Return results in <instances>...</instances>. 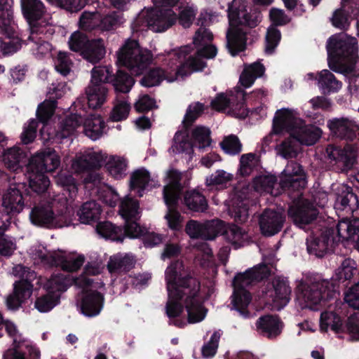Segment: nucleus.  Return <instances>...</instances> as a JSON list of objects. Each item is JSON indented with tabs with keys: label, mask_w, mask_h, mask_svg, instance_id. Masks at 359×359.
I'll return each mask as SVG.
<instances>
[{
	"label": "nucleus",
	"mask_w": 359,
	"mask_h": 359,
	"mask_svg": "<svg viewBox=\"0 0 359 359\" xmlns=\"http://www.w3.org/2000/svg\"><path fill=\"white\" fill-rule=\"evenodd\" d=\"M165 276L168 293L165 313L170 320V324L179 328L185 327V320L178 318L183 313L184 307L187 311L189 323L203 320L206 309L198 299L201 290L198 280L193 276L180 260L172 262L167 267Z\"/></svg>",
	"instance_id": "nucleus-1"
},
{
	"label": "nucleus",
	"mask_w": 359,
	"mask_h": 359,
	"mask_svg": "<svg viewBox=\"0 0 359 359\" xmlns=\"http://www.w3.org/2000/svg\"><path fill=\"white\" fill-rule=\"evenodd\" d=\"M25 184H18L15 187H10L3 197L2 205L4 212L6 214V222L10 223L11 217L19 214L25 207H34L29 213V219L35 226L48 229L61 228L64 226L55 216L52 207L49 205L38 204L39 198H36L27 191L23 194L22 190Z\"/></svg>",
	"instance_id": "nucleus-2"
},
{
	"label": "nucleus",
	"mask_w": 359,
	"mask_h": 359,
	"mask_svg": "<svg viewBox=\"0 0 359 359\" xmlns=\"http://www.w3.org/2000/svg\"><path fill=\"white\" fill-rule=\"evenodd\" d=\"M261 13L254 11L248 12L243 0H234L228 8L229 28L226 32V47L232 56H236L246 50L247 44L257 39L255 31L245 27L254 28L261 21Z\"/></svg>",
	"instance_id": "nucleus-3"
},
{
	"label": "nucleus",
	"mask_w": 359,
	"mask_h": 359,
	"mask_svg": "<svg viewBox=\"0 0 359 359\" xmlns=\"http://www.w3.org/2000/svg\"><path fill=\"white\" fill-rule=\"evenodd\" d=\"M351 240L359 249V218H343L335 227L323 226L312 231L306 239V250L310 255L322 258L334 252L340 241Z\"/></svg>",
	"instance_id": "nucleus-4"
},
{
	"label": "nucleus",
	"mask_w": 359,
	"mask_h": 359,
	"mask_svg": "<svg viewBox=\"0 0 359 359\" xmlns=\"http://www.w3.org/2000/svg\"><path fill=\"white\" fill-rule=\"evenodd\" d=\"M60 165V158L53 149L48 148L33 155L26 166V176L30 191L25 187L22 190L23 194L27 192L25 189L36 198L46 194L50 185V181L46 173L54 172ZM18 184H15L13 187Z\"/></svg>",
	"instance_id": "nucleus-5"
},
{
	"label": "nucleus",
	"mask_w": 359,
	"mask_h": 359,
	"mask_svg": "<svg viewBox=\"0 0 359 359\" xmlns=\"http://www.w3.org/2000/svg\"><path fill=\"white\" fill-rule=\"evenodd\" d=\"M269 275V267L265 264H262L248 269L243 273H238L234 276L232 282L233 292L231 302L234 309L238 311L241 316L245 318L250 316L248 308L251 302L252 296L246 287L261 282Z\"/></svg>",
	"instance_id": "nucleus-6"
},
{
	"label": "nucleus",
	"mask_w": 359,
	"mask_h": 359,
	"mask_svg": "<svg viewBox=\"0 0 359 359\" xmlns=\"http://www.w3.org/2000/svg\"><path fill=\"white\" fill-rule=\"evenodd\" d=\"M272 131L280 134L283 131L290 133L297 141L302 144L313 145L320 138L322 130L314 125H302L297 123V119L289 109L276 111L273 119Z\"/></svg>",
	"instance_id": "nucleus-7"
},
{
	"label": "nucleus",
	"mask_w": 359,
	"mask_h": 359,
	"mask_svg": "<svg viewBox=\"0 0 359 359\" xmlns=\"http://www.w3.org/2000/svg\"><path fill=\"white\" fill-rule=\"evenodd\" d=\"M116 65L126 67L131 74L140 75L153 61V54L147 49H142L135 39H128L116 53Z\"/></svg>",
	"instance_id": "nucleus-8"
},
{
	"label": "nucleus",
	"mask_w": 359,
	"mask_h": 359,
	"mask_svg": "<svg viewBox=\"0 0 359 359\" xmlns=\"http://www.w3.org/2000/svg\"><path fill=\"white\" fill-rule=\"evenodd\" d=\"M326 49L329 67L340 72L341 63L355 57L358 51L357 40L344 33L335 34L327 39Z\"/></svg>",
	"instance_id": "nucleus-9"
},
{
	"label": "nucleus",
	"mask_w": 359,
	"mask_h": 359,
	"mask_svg": "<svg viewBox=\"0 0 359 359\" xmlns=\"http://www.w3.org/2000/svg\"><path fill=\"white\" fill-rule=\"evenodd\" d=\"M13 0H0V35L8 39H0V53L4 56L13 55L22 46L13 20Z\"/></svg>",
	"instance_id": "nucleus-10"
},
{
	"label": "nucleus",
	"mask_w": 359,
	"mask_h": 359,
	"mask_svg": "<svg viewBox=\"0 0 359 359\" xmlns=\"http://www.w3.org/2000/svg\"><path fill=\"white\" fill-rule=\"evenodd\" d=\"M301 286L305 306L312 311H319L327 302L334 298L338 289L336 282L325 279Z\"/></svg>",
	"instance_id": "nucleus-11"
},
{
	"label": "nucleus",
	"mask_w": 359,
	"mask_h": 359,
	"mask_svg": "<svg viewBox=\"0 0 359 359\" xmlns=\"http://www.w3.org/2000/svg\"><path fill=\"white\" fill-rule=\"evenodd\" d=\"M177 21V14L171 9H156L146 15H138L133 21L131 29L139 32L149 29L155 32H163Z\"/></svg>",
	"instance_id": "nucleus-12"
},
{
	"label": "nucleus",
	"mask_w": 359,
	"mask_h": 359,
	"mask_svg": "<svg viewBox=\"0 0 359 359\" xmlns=\"http://www.w3.org/2000/svg\"><path fill=\"white\" fill-rule=\"evenodd\" d=\"M13 273L21 278L13 284V292L7 297L6 305L9 309L17 310L31 297L34 287L31 280L35 275L22 265L14 267Z\"/></svg>",
	"instance_id": "nucleus-13"
},
{
	"label": "nucleus",
	"mask_w": 359,
	"mask_h": 359,
	"mask_svg": "<svg viewBox=\"0 0 359 359\" xmlns=\"http://www.w3.org/2000/svg\"><path fill=\"white\" fill-rule=\"evenodd\" d=\"M325 153L332 170L338 173H347L357 162V151L351 144L341 147L329 144L325 147Z\"/></svg>",
	"instance_id": "nucleus-14"
},
{
	"label": "nucleus",
	"mask_w": 359,
	"mask_h": 359,
	"mask_svg": "<svg viewBox=\"0 0 359 359\" xmlns=\"http://www.w3.org/2000/svg\"><path fill=\"white\" fill-rule=\"evenodd\" d=\"M140 203L137 199L126 197L120 203L119 213L125 220L123 227H121L123 241L125 237L137 238L143 234L137 220L139 216Z\"/></svg>",
	"instance_id": "nucleus-15"
},
{
	"label": "nucleus",
	"mask_w": 359,
	"mask_h": 359,
	"mask_svg": "<svg viewBox=\"0 0 359 359\" xmlns=\"http://www.w3.org/2000/svg\"><path fill=\"white\" fill-rule=\"evenodd\" d=\"M23 17L27 22L30 35L29 39L34 40V34H46V25H41L39 21L46 13V7L41 0H20Z\"/></svg>",
	"instance_id": "nucleus-16"
},
{
	"label": "nucleus",
	"mask_w": 359,
	"mask_h": 359,
	"mask_svg": "<svg viewBox=\"0 0 359 359\" xmlns=\"http://www.w3.org/2000/svg\"><path fill=\"white\" fill-rule=\"evenodd\" d=\"M327 126L334 138L350 142L359 140V124L348 117L329 119Z\"/></svg>",
	"instance_id": "nucleus-17"
},
{
	"label": "nucleus",
	"mask_w": 359,
	"mask_h": 359,
	"mask_svg": "<svg viewBox=\"0 0 359 359\" xmlns=\"http://www.w3.org/2000/svg\"><path fill=\"white\" fill-rule=\"evenodd\" d=\"M101 165L100 157L94 152L77 156L72 163V168L76 172H88L84 178L86 184H95L100 182V175L95 170L100 169Z\"/></svg>",
	"instance_id": "nucleus-18"
},
{
	"label": "nucleus",
	"mask_w": 359,
	"mask_h": 359,
	"mask_svg": "<svg viewBox=\"0 0 359 359\" xmlns=\"http://www.w3.org/2000/svg\"><path fill=\"white\" fill-rule=\"evenodd\" d=\"M318 215L317 210L309 204L296 203L290 205L287 210L288 217L292 223L305 231L311 229V226L316 220Z\"/></svg>",
	"instance_id": "nucleus-19"
},
{
	"label": "nucleus",
	"mask_w": 359,
	"mask_h": 359,
	"mask_svg": "<svg viewBox=\"0 0 359 359\" xmlns=\"http://www.w3.org/2000/svg\"><path fill=\"white\" fill-rule=\"evenodd\" d=\"M57 107V101L45 100L39 104L36 110V117L42 124L39 130V135L44 142H49L54 137L55 129H53L48 123L49 120L55 113Z\"/></svg>",
	"instance_id": "nucleus-20"
},
{
	"label": "nucleus",
	"mask_w": 359,
	"mask_h": 359,
	"mask_svg": "<svg viewBox=\"0 0 359 359\" xmlns=\"http://www.w3.org/2000/svg\"><path fill=\"white\" fill-rule=\"evenodd\" d=\"M280 185L284 189L299 190L304 189L307 181L303 167L297 163L288 164L282 172Z\"/></svg>",
	"instance_id": "nucleus-21"
},
{
	"label": "nucleus",
	"mask_w": 359,
	"mask_h": 359,
	"mask_svg": "<svg viewBox=\"0 0 359 359\" xmlns=\"http://www.w3.org/2000/svg\"><path fill=\"white\" fill-rule=\"evenodd\" d=\"M285 222V217L280 212L265 209L259 217L261 233L264 236H272L279 233Z\"/></svg>",
	"instance_id": "nucleus-22"
},
{
	"label": "nucleus",
	"mask_w": 359,
	"mask_h": 359,
	"mask_svg": "<svg viewBox=\"0 0 359 359\" xmlns=\"http://www.w3.org/2000/svg\"><path fill=\"white\" fill-rule=\"evenodd\" d=\"M104 295L97 290H85L83 292L80 302L81 313L88 317L99 315L103 309Z\"/></svg>",
	"instance_id": "nucleus-23"
},
{
	"label": "nucleus",
	"mask_w": 359,
	"mask_h": 359,
	"mask_svg": "<svg viewBox=\"0 0 359 359\" xmlns=\"http://www.w3.org/2000/svg\"><path fill=\"white\" fill-rule=\"evenodd\" d=\"M334 208L353 212L359 205V200L352 187L345 184L337 186L334 191Z\"/></svg>",
	"instance_id": "nucleus-24"
},
{
	"label": "nucleus",
	"mask_w": 359,
	"mask_h": 359,
	"mask_svg": "<svg viewBox=\"0 0 359 359\" xmlns=\"http://www.w3.org/2000/svg\"><path fill=\"white\" fill-rule=\"evenodd\" d=\"M210 227H214L212 235H209L208 239L213 240L218 235L224 236V238L235 245L241 241L244 235L242 228L236 224H226L222 220H211Z\"/></svg>",
	"instance_id": "nucleus-25"
},
{
	"label": "nucleus",
	"mask_w": 359,
	"mask_h": 359,
	"mask_svg": "<svg viewBox=\"0 0 359 359\" xmlns=\"http://www.w3.org/2000/svg\"><path fill=\"white\" fill-rule=\"evenodd\" d=\"M168 177L170 180L169 183L164 187L163 190L165 203L167 206L178 205L183 190L181 183L182 174L177 170H170L168 172Z\"/></svg>",
	"instance_id": "nucleus-26"
},
{
	"label": "nucleus",
	"mask_w": 359,
	"mask_h": 359,
	"mask_svg": "<svg viewBox=\"0 0 359 359\" xmlns=\"http://www.w3.org/2000/svg\"><path fill=\"white\" fill-rule=\"evenodd\" d=\"M265 294L271 297L274 302L280 301L282 304L286 305L290 299L291 294L288 280L280 276L275 277L272 282L267 285Z\"/></svg>",
	"instance_id": "nucleus-27"
},
{
	"label": "nucleus",
	"mask_w": 359,
	"mask_h": 359,
	"mask_svg": "<svg viewBox=\"0 0 359 359\" xmlns=\"http://www.w3.org/2000/svg\"><path fill=\"white\" fill-rule=\"evenodd\" d=\"M256 326L259 331L268 338H275L282 332L283 322L277 315L267 314L259 317Z\"/></svg>",
	"instance_id": "nucleus-28"
},
{
	"label": "nucleus",
	"mask_w": 359,
	"mask_h": 359,
	"mask_svg": "<svg viewBox=\"0 0 359 359\" xmlns=\"http://www.w3.org/2000/svg\"><path fill=\"white\" fill-rule=\"evenodd\" d=\"M135 264L133 255L117 254L110 257L107 263V269L111 273H126L130 271Z\"/></svg>",
	"instance_id": "nucleus-29"
},
{
	"label": "nucleus",
	"mask_w": 359,
	"mask_h": 359,
	"mask_svg": "<svg viewBox=\"0 0 359 359\" xmlns=\"http://www.w3.org/2000/svg\"><path fill=\"white\" fill-rule=\"evenodd\" d=\"M102 212L101 205L95 201H87L81 206L77 215L81 223L90 224L97 222Z\"/></svg>",
	"instance_id": "nucleus-30"
},
{
	"label": "nucleus",
	"mask_w": 359,
	"mask_h": 359,
	"mask_svg": "<svg viewBox=\"0 0 359 359\" xmlns=\"http://www.w3.org/2000/svg\"><path fill=\"white\" fill-rule=\"evenodd\" d=\"M107 92L106 86L90 83L86 89L89 108L96 109L101 107L106 100Z\"/></svg>",
	"instance_id": "nucleus-31"
},
{
	"label": "nucleus",
	"mask_w": 359,
	"mask_h": 359,
	"mask_svg": "<svg viewBox=\"0 0 359 359\" xmlns=\"http://www.w3.org/2000/svg\"><path fill=\"white\" fill-rule=\"evenodd\" d=\"M106 53L104 40L97 39L90 40L86 48L82 51V56L87 61L95 64L99 62Z\"/></svg>",
	"instance_id": "nucleus-32"
},
{
	"label": "nucleus",
	"mask_w": 359,
	"mask_h": 359,
	"mask_svg": "<svg viewBox=\"0 0 359 359\" xmlns=\"http://www.w3.org/2000/svg\"><path fill=\"white\" fill-rule=\"evenodd\" d=\"M183 201L186 207L193 212H204L208 207L205 196L196 189L186 191Z\"/></svg>",
	"instance_id": "nucleus-33"
},
{
	"label": "nucleus",
	"mask_w": 359,
	"mask_h": 359,
	"mask_svg": "<svg viewBox=\"0 0 359 359\" xmlns=\"http://www.w3.org/2000/svg\"><path fill=\"white\" fill-rule=\"evenodd\" d=\"M110 83L117 93H128L135 83V79L126 71L118 69L112 75Z\"/></svg>",
	"instance_id": "nucleus-34"
},
{
	"label": "nucleus",
	"mask_w": 359,
	"mask_h": 359,
	"mask_svg": "<svg viewBox=\"0 0 359 359\" xmlns=\"http://www.w3.org/2000/svg\"><path fill=\"white\" fill-rule=\"evenodd\" d=\"M72 285L71 279L63 274L57 273L53 274L46 281L44 288L46 292L52 294H60L65 292L68 287Z\"/></svg>",
	"instance_id": "nucleus-35"
},
{
	"label": "nucleus",
	"mask_w": 359,
	"mask_h": 359,
	"mask_svg": "<svg viewBox=\"0 0 359 359\" xmlns=\"http://www.w3.org/2000/svg\"><path fill=\"white\" fill-rule=\"evenodd\" d=\"M51 264L67 272H75L81 269L84 263L85 258L83 255H79L76 258L68 259L65 256L55 255L50 256Z\"/></svg>",
	"instance_id": "nucleus-36"
},
{
	"label": "nucleus",
	"mask_w": 359,
	"mask_h": 359,
	"mask_svg": "<svg viewBox=\"0 0 359 359\" xmlns=\"http://www.w3.org/2000/svg\"><path fill=\"white\" fill-rule=\"evenodd\" d=\"M318 81L323 94L337 92L342 85L341 82L338 81L334 75L327 69H323L319 73Z\"/></svg>",
	"instance_id": "nucleus-37"
},
{
	"label": "nucleus",
	"mask_w": 359,
	"mask_h": 359,
	"mask_svg": "<svg viewBox=\"0 0 359 359\" xmlns=\"http://www.w3.org/2000/svg\"><path fill=\"white\" fill-rule=\"evenodd\" d=\"M167 78L166 72L160 67L148 69L140 79V84L146 88L158 86Z\"/></svg>",
	"instance_id": "nucleus-38"
},
{
	"label": "nucleus",
	"mask_w": 359,
	"mask_h": 359,
	"mask_svg": "<svg viewBox=\"0 0 359 359\" xmlns=\"http://www.w3.org/2000/svg\"><path fill=\"white\" fill-rule=\"evenodd\" d=\"M149 180L150 174L146 169L143 168L137 169L130 175V189H137L138 196L142 197Z\"/></svg>",
	"instance_id": "nucleus-39"
},
{
	"label": "nucleus",
	"mask_w": 359,
	"mask_h": 359,
	"mask_svg": "<svg viewBox=\"0 0 359 359\" xmlns=\"http://www.w3.org/2000/svg\"><path fill=\"white\" fill-rule=\"evenodd\" d=\"M105 123L101 116L90 115V118H88L84 122V128L86 135L93 140L99 139L102 135Z\"/></svg>",
	"instance_id": "nucleus-40"
},
{
	"label": "nucleus",
	"mask_w": 359,
	"mask_h": 359,
	"mask_svg": "<svg viewBox=\"0 0 359 359\" xmlns=\"http://www.w3.org/2000/svg\"><path fill=\"white\" fill-rule=\"evenodd\" d=\"M83 123V118L81 115L71 114L61 122L58 135L62 139L72 135Z\"/></svg>",
	"instance_id": "nucleus-41"
},
{
	"label": "nucleus",
	"mask_w": 359,
	"mask_h": 359,
	"mask_svg": "<svg viewBox=\"0 0 359 359\" xmlns=\"http://www.w3.org/2000/svg\"><path fill=\"white\" fill-rule=\"evenodd\" d=\"M96 231L106 239L123 242L121 226H116L109 221L98 222L96 225Z\"/></svg>",
	"instance_id": "nucleus-42"
},
{
	"label": "nucleus",
	"mask_w": 359,
	"mask_h": 359,
	"mask_svg": "<svg viewBox=\"0 0 359 359\" xmlns=\"http://www.w3.org/2000/svg\"><path fill=\"white\" fill-rule=\"evenodd\" d=\"M358 273L356 262L353 259L346 258L343 260L336 271V280L339 283H344L346 280H350Z\"/></svg>",
	"instance_id": "nucleus-43"
},
{
	"label": "nucleus",
	"mask_w": 359,
	"mask_h": 359,
	"mask_svg": "<svg viewBox=\"0 0 359 359\" xmlns=\"http://www.w3.org/2000/svg\"><path fill=\"white\" fill-rule=\"evenodd\" d=\"M9 224L0 219V255L11 257L16 249V244L12 237L5 234Z\"/></svg>",
	"instance_id": "nucleus-44"
},
{
	"label": "nucleus",
	"mask_w": 359,
	"mask_h": 359,
	"mask_svg": "<svg viewBox=\"0 0 359 359\" xmlns=\"http://www.w3.org/2000/svg\"><path fill=\"white\" fill-rule=\"evenodd\" d=\"M206 67V62L202 59L190 56L177 69V74L182 77L189 76L194 72L202 71Z\"/></svg>",
	"instance_id": "nucleus-45"
},
{
	"label": "nucleus",
	"mask_w": 359,
	"mask_h": 359,
	"mask_svg": "<svg viewBox=\"0 0 359 359\" xmlns=\"http://www.w3.org/2000/svg\"><path fill=\"white\" fill-rule=\"evenodd\" d=\"M105 166L110 175L116 180L122 179L126 175L128 165L123 158L112 156Z\"/></svg>",
	"instance_id": "nucleus-46"
},
{
	"label": "nucleus",
	"mask_w": 359,
	"mask_h": 359,
	"mask_svg": "<svg viewBox=\"0 0 359 359\" xmlns=\"http://www.w3.org/2000/svg\"><path fill=\"white\" fill-rule=\"evenodd\" d=\"M210 130L203 126H196L191 132V138L195 147L199 149H204L209 147L212 140L210 137Z\"/></svg>",
	"instance_id": "nucleus-47"
},
{
	"label": "nucleus",
	"mask_w": 359,
	"mask_h": 359,
	"mask_svg": "<svg viewBox=\"0 0 359 359\" xmlns=\"http://www.w3.org/2000/svg\"><path fill=\"white\" fill-rule=\"evenodd\" d=\"M22 154V151L18 147L6 150L3 154V161L6 168L14 172L18 171L21 168L20 162Z\"/></svg>",
	"instance_id": "nucleus-48"
},
{
	"label": "nucleus",
	"mask_w": 359,
	"mask_h": 359,
	"mask_svg": "<svg viewBox=\"0 0 359 359\" xmlns=\"http://www.w3.org/2000/svg\"><path fill=\"white\" fill-rule=\"evenodd\" d=\"M60 302V294H52L47 292L44 295L37 297L34 307L41 313H46L52 310Z\"/></svg>",
	"instance_id": "nucleus-49"
},
{
	"label": "nucleus",
	"mask_w": 359,
	"mask_h": 359,
	"mask_svg": "<svg viewBox=\"0 0 359 359\" xmlns=\"http://www.w3.org/2000/svg\"><path fill=\"white\" fill-rule=\"evenodd\" d=\"M350 18V13L346 11L343 6L333 12L330 20L333 27L341 31H346L351 25Z\"/></svg>",
	"instance_id": "nucleus-50"
},
{
	"label": "nucleus",
	"mask_w": 359,
	"mask_h": 359,
	"mask_svg": "<svg viewBox=\"0 0 359 359\" xmlns=\"http://www.w3.org/2000/svg\"><path fill=\"white\" fill-rule=\"evenodd\" d=\"M113 73L111 67L95 66L91 71L90 83L106 86L107 83H110Z\"/></svg>",
	"instance_id": "nucleus-51"
},
{
	"label": "nucleus",
	"mask_w": 359,
	"mask_h": 359,
	"mask_svg": "<svg viewBox=\"0 0 359 359\" xmlns=\"http://www.w3.org/2000/svg\"><path fill=\"white\" fill-rule=\"evenodd\" d=\"M259 160L254 153L243 154L240 158L238 172L241 176H249L253 170L258 166Z\"/></svg>",
	"instance_id": "nucleus-52"
},
{
	"label": "nucleus",
	"mask_w": 359,
	"mask_h": 359,
	"mask_svg": "<svg viewBox=\"0 0 359 359\" xmlns=\"http://www.w3.org/2000/svg\"><path fill=\"white\" fill-rule=\"evenodd\" d=\"M123 22V13L120 11H111L101 17L100 27L102 30L110 31L116 29Z\"/></svg>",
	"instance_id": "nucleus-53"
},
{
	"label": "nucleus",
	"mask_w": 359,
	"mask_h": 359,
	"mask_svg": "<svg viewBox=\"0 0 359 359\" xmlns=\"http://www.w3.org/2000/svg\"><path fill=\"white\" fill-rule=\"evenodd\" d=\"M297 140L292 135V137L285 139L277 145V153L286 159L296 158L297 156Z\"/></svg>",
	"instance_id": "nucleus-54"
},
{
	"label": "nucleus",
	"mask_w": 359,
	"mask_h": 359,
	"mask_svg": "<svg viewBox=\"0 0 359 359\" xmlns=\"http://www.w3.org/2000/svg\"><path fill=\"white\" fill-rule=\"evenodd\" d=\"M281 39L280 31L275 27H269L267 29L265 37V52L268 55L274 53Z\"/></svg>",
	"instance_id": "nucleus-55"
},
{
	"label": "nucleus",
	"mask_w": 359,
	"mask_h": 359,
	"mask_svg": "<svg viewBox=\"0 0 359 359\" xmlns=\"http://www.w3.org/2000/svg\"><path fill=\"white\" fill-rule=\"evenodd\" d=\"M204 111L203 104L198 102L194 104H190L187 109L183 125L186 130H188L195 121L203 114Z\"/></svg>",
	"instance_id": "nucleus-56"
},
{
	"label": "nucleus",
	"mask_w": 359,
	"mask_h": 359,
	"mask_svg": "<svg viewBox=\"0 0 359 359\" xmlns=\"http://www.w3.org/2000/svg\"><path fill=\"white\" fill-rule=\"evenodd\" d=\"M210 222L211 221L208 222L205 225H203L196 221L190 220L186 226V231L190 236V237L193 238L202 237L205 231L211 232L210 235H212L214 227L209 226Z\"/></svg>",
	"instance_id": "nucleus-57"
},
{
	"label": "nucleus",
	"mask_w": 359,
	"mask_h": 359,
	"mask_svg": "<svg viewBox=\"0 0 359 359\" xmlns=\"http://www.w3.org/2000/svg\"><path fill=\"white\" fill-rule=\"evenodd\" d=\"M221 148L225 153L230 155L239 154L242 149V144L238 137L234 135H230L220 143Z\"/></svg>",
	"instance_id": "nucleus-58"
},
{
	"label": "nucleus",
	"mask_w": 359,
	"mask_h": 359,
	"mask_svg": "<svg viewBox=\"0 0 359 359\" xmlns=\"http://www.w3.org/2000/svg\"><path fill=\"white\" fill-rule=\"evenodd\" d=\"M130 110V104L127 101H120L113 107L110 114V119L116 122L126 120L129 115Z\"/></svg>",
	"instance_id": "nucleus-59"
},
{
	"label": "nucleus",
	"mask_w": 359,
	"mask_h": 359,
	"mask_svg": "<svg viewBox=\"0 0 359 359\" xmlns=\"http://www.w3.org/2000/svg\"><path fill=\"white\" fill-rule=\"evenodd\" d=\"M72 60L69 55L64 52H59L57 56L54 60L55 70L61 75L66 76L71 72Z\"/></svg>",
	"instance_id": "nucleus-60"
},
{
	"label": "nucleus",
	"mask_w": 359,
	"mask_h": 359,
	"mask_svg": "<svg viewBox=\"0 0 359 359\" xmlns=\"http://www.w3.org/2000/svg\"><path fill=\"white\" fill-rule=\"evenodd\" d=\"M89 39L85 34L80 32H74L69 40V46L71 50L74 52H81L86 48Z\"/></svg>",
	"instance_id": "nucleus-61"
},
{
	"label": "nucleus",
	"mask_w": 359,
	"mask_h": 359,
	"mask_svg": "<svg viewBox=\"0 0 359 359\" xmlns=\"http://www.w3.org/2000/svg\"><path fill=\"white\" fill-rule=\"evenodd\" d=\"M177 205L167 206L168 212L165 216L169 228L174 231H179L182 228V216L177 210Z\"/></svg>",
	"instance_id": "nucleus-62"
},
{
	"label": "nucleus",
	"mask_w": 359,
	"mask_h": 359,
	"mask_svg": "<svg viewBox=\"0 0 359 359\" xmlns=\"http://www.w3.org/2000/svg\"><path fill=\"white\" fill-rule=\"evenodd\" d=\"M232 179V175L227 173L224 170H219L206 178V185L208 187L223 186L226 185L228 182L231 181Z\"/></svg>",
	"instance_id": "nucleus-63"
},
{
	"label": "nucleus",
	"mask_w": 359,
	"mask_h": 359,
	"mask_svg": "<svg viewBox=\"0 0 359 359\" xmlns=\"http://www.w3.org/2000/svg\"><path fill=\"white\" fill-rule=\"evenodd\" d=\"M276 181V177L270 175L257 176L254 178L253 182L256 189L269 191L273 189Z\"/></svg>",
	"instance_id": "nucleus-64"
}]
</instances>
